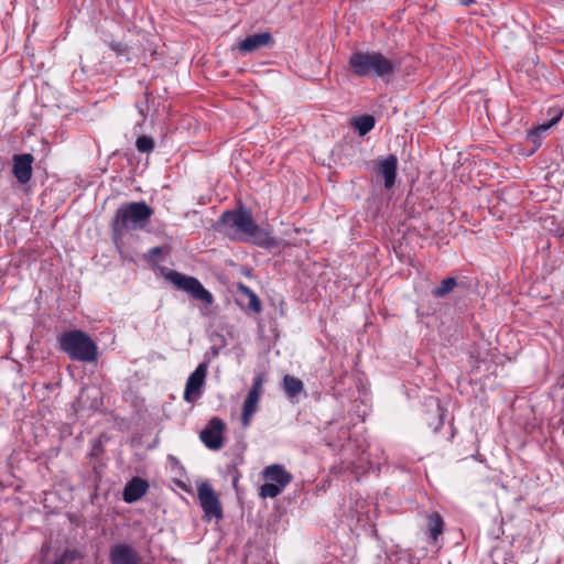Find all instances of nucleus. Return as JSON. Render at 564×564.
<instances>
[{
	"label": "nucleus",
	"instance_id": "f257e3e1",
	"mask_svg": "<svg viewBox=\"0 0 564 564\" xmlns=\"http://www.w3.org/2000/svg\"><path fill=\"white\" fill-rule=\"evenodd\" d=\"M350 70L359 77H386L399 69V63L378 51H356L348 61Z\"/></svg>",
	"mask_w": 564,
	"mask_h": 564
},
{
	"label": "nucleus",
	"instance_id": "f03ea898",
	"mask_svg": "<svg viewBox=\"0 0 564 564\" xmlns=\"http://www.w3.org/2000/svg\"><path fill=\"white\" fill-rule=\"evenodd\" d=\"M58 341L61 349L72 359L91 362L97 358L96 344L82 330L67 332L59 337Z\"/></svg>",
	"mask_w": 564,
	"mask_h": 564
},
{
	"label": "nucleus",
	"instance_id": "7ed1b4c3",
	"mask_svg": "<svg viewBox=\"0 0 564 564\" xmlns=\"http://www.w3.org/2000/svg\"><path fill=\"white\" fill-rule=\"evenodd\" d=\"M220 221L224 227L234 228L239 234L254 238L261 245L272 243L268 232L259 229L251 214L246 209L226 212L221 215Z\"/></svg>",
	"mask_w": 564,
	"mask_h": 564
},
{
	"label": "nucleus",
	"instance_id": "20e7f679",
	"mask_svg": "<svg viewBox=\"0 0 564 564\" xmlns=\"http://www.w3.org/2000/svg\"><path fill=\"white\" fill-rule=\"evenodd\" d=\"M152 216V209L144 202H134L121 206L116 212L113 230L142 228Z\"/></svg>",
	"mask_w": 564,
	"mask_h": 564
},
{
	"label": "nucleus",
	"instance_id": "39448f33",
	"mask_svg": "<svg viewBox=\"0 0 564 564\" xmlns=\"http://www.w3.org/2000/svg\"><path fill=\"white\" fill-rule=\"evenodd\" d=\"M262 476L265 479V482L260 487L262 498L278 497L293 479V476L279 464L267 466Z\"/></svg>",
	"mask_w": 564,
	"mask_h": 564
},
{
	"label": "nucleus",
	"instance_id": "423d86ee",
	"mask_svg": "<svg viewBox=\"0 0 564 564\" xmlns=\"http://www.w3.org/2000/svg\"><path fill=\"white\" fill-rule=\"evenodd\" d=\"M165 279L173 283L178 290L189 293L194 299L206 304L213 303V295L203 284L194 276L185 275L177 271H169Z\"/></svg>",
	"mask_w": 564,
	"mask_h": 564
},
{
	"label": "nucleus",
	"instance_id": "0eeeda50",
	"mask_svg": "<svg viewBox=\"0 0 564 564\" xmlns=\"http://www.w3.org/2000/svg\"><path fill=\"white\" fill-rule=\"evenodd\" d=\"M197 497L207 521L223 518V506L210 485L207 482L198 485Z\"/></svg>",
	"mask_w": 564,
	"mask_h": 564
},
{
	"label": "nucleus",
	"instance_id": "6e6552de",
	"mask_svg": "<svg viewBox=\"0 0 564 564\" xmlns=\"http://www.w3.org/2000/svg\"><path fill=\"white\" fill-rule=\"evenodd\" d=\"M262 384H263V379H262V377L258 376L257 378H254L252 388L250 389V391L247 394V398L243 402L242 415H241V423H242L243 427L249 426L252 415L258 410L260 395L262 393Z\"/></svg>",
	"mask_w": 564,
	"mask_h": 564
},
{
	"label": "nucleus",
	"instance_id": "1a4fd4ad",
	"mask_svg": "<svg viewBox=\"0 0 564 564\" xmlns=\"http://www.w3.org/2000/svg\"><path fill=\"white\" fill-rule=\"evenodd\" d=\"M206 375L207 364L202 362L188 377L184 391V399L187 402H193L200 397V390L205 383Z\"/></svg>",
	"mask_w": 564,
	"mask_h": 564
},
{
	"label": "nucleus",
	"instance_id": "9d476101",
	"mask_svg": "<svg viewBox=\"0 0 564 564\" xmlns=\"http://www.w3.org/2000/svg\"><path fill=\"white\" fill-rule=\"evenodd\" d=\"M225 424L221 420L214 417L208 426L200 432L202 442L210 449H219L223 445V430Z\"/></svg>",
	"mask_w": 564,
	"mask_h": 564
},
{
	"label": "nucleus",
	"instance_id": "9b49d317",
	"mask_svg": "<svg viewBox=\"0 0 564 564\" xmlns=\"http://www.w3.org/2000/svg\"><path fill=\"white\" fill-rule=\"evenodd\" d=\"M111 564H141L138 552L130 545L121 543L110 551Z\"/></svg>",
	"mask_w": 564,
	"mask_h": 564
},
{
	"label": "nucleus",
	"instance_id": "f8f14e48",
	"mask_svg": "<svg viewBox=\"0 0 564 564\" xmlns=\"http://www.w3.org/2000/svg\"><path fill=\"white\" fill-rule=\"evenodd\" d=\"M33 156L21 154L13 156V174L21 184H25L32 176Z\"/></svg>",
	"mask_w": 564,
	"mask_h": 564
},
{
	"label": "nucleus",
	"instance_id": "ddd939ff",
	"mask_svg": "<svg viewBox=\"0 0 564 564\" xmlns=\"http://www.w3.org/2000/svg\"><path fill=\"white\" fill-rule=\"evenodd\" d=\"M398 160L394 155H389L378 163V172L384 180V187L387 189L394 185L397 176Z\"/></svg>",
	"mask_w": 564,
	"mask_h": 564
},
{
	"label": "nucleus",
	"instance_id": "4468645a",
	"mask_svg": "<svg viewBox=\"0 0 564 564\" xmlns=\"http://www.w3.org/2000/svg\"><path fill=\"white\" fill-rule=\"evenodd\" d=\"M149 485L145 480L134 477L124 487L123 500L128 503L138 501L147 492Z\"/></svg>",
	"mask_w": 564,
	"mask_h": 564
},
{
	"label": "nucleus",
	"instance_id": "2eb2a0df",
	"mask_svg": "<svg viewBox=\"0 0 564 564\" xmlns=\"http://www.w3.org/2000/svg\"><path fill=\"white\" fill-rule=\"evenodd\" d=\"M272 40L269 33H258L247 36L239 44V50L243 53H251L267 44Z\"/></svg>",
	"mask_w": 564,
	"mask_h": 564
},
{
	"label": "nucleus",
	"instance_id": "dca6fc26",
	"mask_svg": "<svg viewBox=\"0 0 564 564\" xmlns=\"http://www.w3.org/2000/svg\"><path fill=\"white\" fill-rule=\"evenodd\" d=\"M562 115H563V111L561 109H554L553 113H552V118L547 122L539 124L534 130H532L528 134V138L532 142L538 143L539 135L546 132L551 127L556 124L560 121V119L562 118Z\"/></svg>",
	"mask_w": 564,
	"mask_h": 564
},
{
	"label": "nucleus",
	"instance_id": "f3484780",
	"mask_svg": "<svg viewBox=\"0 0 564 564\" xmlns=\"http://www.w3.org/2000/svg\"><path fill=\"white\" fill-rule=\"evenodd\" d=\"M283 389L285 394L293 399L297 397L304 389L302 380L290 375L283 377Z\"/></svg>",
	"mask_w": 564,
	"mask_h": 564
},
{
	"label": "nucleus",
	"instance_id": "a211bd4d",
	"mask_svg": "<svg viewBox=\"0 0 564 564\" xmlns=\"http://www.w3.org/2000/svg\"><path fill=\"white\" fill-rule=\"evenodd\" d=\"M355 129L360 135L367 134L375 127V118L370 115H364L355 118L352 121Z\"/></svg>",
	"mask_w": 564,
	"mask_h": 564
},
{
	"label": "nucleus",
	"instance_id": "6ab92c4d",
	"mask_svg": "<svg viewBox=\"0 0 564 564\" xmlns=\"http://www.w3.org/2000/svg\"><path fill=\"white\" fill-rule=\"evenodd\" d=\"M429 531L430 535L436 540L440 534H442L443 531V519L437 512H434L429 516Z\"/></svg>",
	"mask_w": 564,
	"mask_h": 564
},
{
	"label": "nucleus",
	"instance_id": "aec40b11",
	"mask_svg": "<svg viewBox=\"0 0 564 564\" xmlns=\"http://www.w3.org/2000/svg\"><path fill=\"white\" fill-rule=\"evenodd\" d=\"M457 285L456 279L446 278L441 282V285L433 291L435 297H443L451 293Z\"/></svg>",
	"mask_w": 564,
	"mask_h": 564
},
{
	"label": "nucleus",
	"instance_id": "412c9836",
	"mask_svg": "<svg viewBox=\"0 0 564 564\" xmlns=\"http://www.w3.org/2000/svg\"><path fill=\"white\" fill-rule=\"evenodd\" d=\"M239 290L248 297L249 308L251 311H253L254 313H260L261 312V303H260V300L258 299V296L256 295V293L252 292L248 286L242 285V284L239 286Z\"/></svg>",
	"mask_w": 564,
	"mask_h": 564
},
{
	"label": "nucleus",
	"instance_id": "4be33fe9",
	"mask_svg": "<svg viewBox=\"0 0 564 564\" xmlns=\"http://www.w3.org/2000/svg\"><path fill=\"white\" fill-rule=\"evenodd\" d=\"M135 145L140 152L149 153L154 148V141L150 137L142 135L137 139Z\"/></svg>",
	"mask_w": 564,
	"mask_h": 564
},
{
	"label": "nucleus",
	"instance_id": "5701e85b",
	"mask_svg": "<svg viewBox=\"0 0 564 564\" xmlns=\"http://www.w3.org/2000/svg\"><path fill=\"white\" fill-rule=\"evenodd\" d=\"M80 555L76 551H65L54 564H72L75 560L79 558Z\"/></svg>",
	"mask_w": 564,
	"mask_h": 564
},
{
	"label": "nucleus",
	"instance_id": "b1692460",
	"mask_svg": "<svg viewBox=\"0 0 564 564\" xmlns=\"http://www.w3.org/2000/svg\"><path fill=\"white\" fill-rule=\"evenodd\" d=\"M161 251H162V250H161V248H160V247H154V248H152V249L150 250V253H151L152 256H158V254H160V253H161Z\"/></svg>",
	"mask_w": 564,
	"mask_h": 564
},
{
	"label": "nucleus",
	"instance_id": "393cba45",
	"mask_svg": "<svg viewBox=\"0 0 564 564\" xmlns=\"http://www.w3.org/2000/svg\"><path fill=\"white\" fill-rule=\"evenodd\" d=\"M111 47H112V50L117 51L118 53H121V52H123V51H124V50H122V48L120 47V45H119V44H112V45H111Z\"/></svg>",
	"mask_w": 564,
	"mask_h": 564
},
{
	"label": "nucleus",
	"instance_id": "a878e982",
	"mask_svg": "<svg viewBox=\"0 0 564 564\" xmlns=\"http://www.w3.org/2000/svg\"><path fill=\"white\" fill-rule=\"evenodd\" d=\"M460 2L464 6H469L473 2V0H460Z\"/></svg>",
	"mask_w": 564,
	"mask_h": 564
},
{
	"label": "nucleus",
	"instance_id": "bb28decb",
	"mask_svg": "<svg viewBox=\"0 0 564 564\" xmlns=\"http://www.w3.org/2000/svg\"><path fill=\"white\" fill-rule=\"evenodd\" d=\"M562 236L564 237V230H563V234H562Z\"/></svg>",
	"mask_w": 564,
	"mask_h": 564
}]
</instances>
